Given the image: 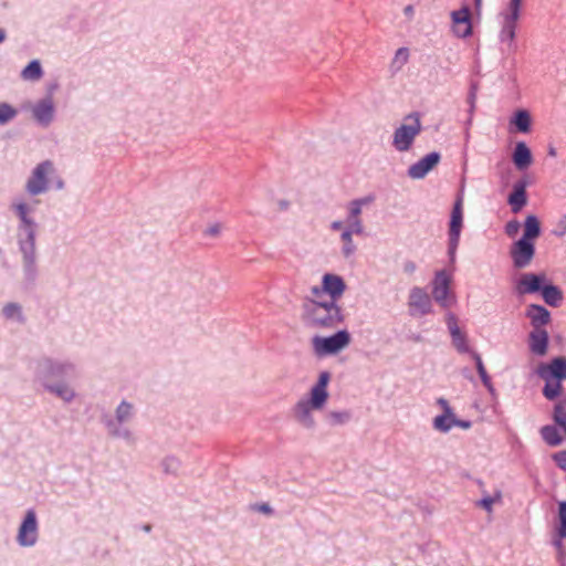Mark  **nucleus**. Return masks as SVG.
Here are the masks:
<instances>
[{
	"instance_id": "f257e3e1",
	"label": "nucleus",
	"mask_w": 566,
	"mask_h": 566,
	"mask_svg": "<svg viewBox=\"0 0 566 566\" xmlns=\"http://www.w3.org/2000/svg\"><path fill=\"white\" fill-rule=\"evenodd\" d=\"M304 319L307 324L318 328H332L343 322L340 307L334 300H325L323 290L312 287L311 297L304 304Z\"/></svg>"
},
{
	"instance_id": "f03ea898",
	"label": "nucleus",
	"mask_w": 566,
	"mask_h": 566,
	"mask_svg": "<svg viewBox=\"0 0 566 566\" xmlns=\"http://www.w3.org/2000/svg\"><path fill=\"white\" fill-rule=\"evenodd\" d=\"M328 381L329 374L327 371L321 373L318 381L311 389L310 399H302L295 405L293 409L294 417L303 426L307 428L313 427L314 420L312 418L311 411L313 409H321L325 405L328 398V394L326 390Z\"/></svg>"
},
{
	"instance_id": "7ed1b4c3",
	"label": "nucleus",
	"mask_w": 566,
	"mask_h": 566,
	"mask_svg": "<svg viewBox=\"0 0 566 566\" xmlns=\"http://www.w3.org/2000/svg\"><path fill=\"white\" fill-rule=\"evenodd\" d=\"M419 113H411L403 118V123L395 130L392 145L398 151L410 149L415 138L421 132Z\"/></svg>"
},
{
	"instance_id": "20e7f679",
	"label": "nucleus",
	"mask_w": 566,
	"mask_h": 566,
	"mask_svg": "<svg viewBox=\"0 0 566 566\" xmlns=\"http://www.w3.org/2000/svg\"><path fill=\"white\" fill-rule=\"evenodd\" d=\"M522 14V7H518V0L509 3L506 10L502 13L503 23L500 32L502 42L507 43L510 48L514 46L516 28Z\"/></svg>"
},
{
	"instance_id": "39448f33",
	"label": "nucleus",
	"mask_w": 566,
	"mask_h": 566,
	"mask_svg": "<svg viewBox=\"0 0 566 566\" xmlns=\"http://www.w3.org/2000/svg\"><path fill=\"white\" fill-rule=\"evenodd\" d=\"M350 343V335L347 331H339L329 337L316 336L313 338V347L317 355L335 354L347 347Z\"/></svg>"
},
{
	"instance_id": "423d86ee",
	"label": "nucleus",
	"mask_w": 566,
	"mask_h": 566,
	"mask_svg": "<svg viewBox=\"0 0 566 566\" xmlns=\"http://www.w3.org/2000/svg\"><path fill=\"white\" fill-rule=\"evenodd\" d=\"M53 172L54 166L52 161L45 160L39 164L32 171V175L29 178V180L27 181V191L32 196L45 192L48 190L49 176L52 175Z\"/></svg>"
},
{
	"instance_id": "0eeeda50",
	"label": "nucleus",
	"mask_w": 566,
	"mask_h": 566,
	"mask_svg": "<svg viewBox=\"0 0 566 566\" xmlns=\"http://www.w3.org/2000/svg\"><path fill=\"white\" fill-rule=\"evenodd\" d=\"M451 277L446 271H439L433 280L432 295L442 307H450L454 304L455 297L450 291Z\"/></svg>"
},
{
	"instance_id": "6e6552de",
	"label": "nucleus",
	"mask_w": 566,
	"mask_h": 566,
	"mask_svg": "<svg viewBox=\"0 0 566 566\" xmlns=\"http://www.w3.org/2000/svg\"><path fill=\"white\" fill-rule=\"evenodd\" d=\"M462 220H463V198H462V196H459L454 202V206H453V209L451 212L450 229H449V235H450L449 252L452 256L454 255V252L459 244L460 233H461V229H462Z\"/></svg>"
},
{
	"instance_id": "1a4fd4ad",
	"label": "nucleus",
	"mask_w": 566,
	"mask_h": 566,
	"mask_svg": "<svg viewBox=\"0 0 566 566\" xmlns=\"http://www.w3.org/2000/svg\"><path fill=\"white\" fill-rule=\"evenodd\" d=\"M513 264L517 269H524L532 262L535 254V245L531 241L523 239L514 242L510 250Z\"/></svg>"
},
{
	"instance_id": "9d476101",
	"label": "nucleus",
	"mask_w": 566,
	"mask_h": 566,
	"mask_svg": "<svg viewBox=\"0 0 566 566\" xmlns=\"http://www.w3.org/2000/svg\"><path fill=\"white\" fill-rule=\"evenodd\" d=\"M537 375L544 379L548 380H566V357L558 356L553 358L548 364H541L537 367Z\"/></svg>"
},
{
	"instance_id": "9b49d317",
	"label": "nucleus",
	"mask_w": 566,
	"mask_h": 566,
	"mask_svg": "<svg viewBox=\"0 0 566 566\" xmlns=\"http://www.w3.org/2000/svg\"><path fill=\"white\" fill-rule=\"evenodd\" d=\"M452 32L455 36L464 39L472 34L470 10L463 7L451 12Z\"/></svg>"
},
{
	"instance_id": "f8f14e48",
	"label": "nucleus",
	"mask_w": 566,
	"mask_h": 566,
	"mask_svg": "<svg viewBox=\"0 0 566 566\" xmlns=\"http://www.w3.org/2000/svg\"><path fill=\"white\" fill-rule=\"evenodd\" d=\"M38 537V524L34 511L30 510L20 525L18 533V542L22 546H31Z\"/></svg>"
},
{
	"instance_id": "ddd939ff",
	"label": "nucleus",
	"mask_w": 566,
	"mask_h": 566,
	"mask_svg": "<svg viewBox=\"0 0 566 566\" xmlns=\"http://www.w3.org/2000/svg\"><path fill=\"white\" fill-rule=\"evenodd\" d=\"M317 287L318 290H323L325 300H334V302L337 303V300L343 295L346 285L340 276L335 274H325L323 276L322 286Z\"/></svg>"
},
{
	"instance_id": "4468645a",
	"label": "nucleus",
	"mask_w": 566,
	"mask_h": 566,
	"mask_svg": "<svg viewBox=\"0 0 566 566\" xmlns=\"http://www.w3.org/2000/svg\"><path fill=\"white\" fill-rule=\"evenodd\" d=\"M545 281V274L524 273L516 284V292L520 295L539 292L543 290Z\"/></svg>"
},
{
	"instance_id": "2eb2a0df",
	"label": "nucleus",
	"mask_w": 566,
	"mask_h": 566,
	"mask_svg": "<svg viewBox=\"0 0 566 566\" xmlns=\"http://www.w3.org/2000/svg\"><path fill=\"white\" fill-rule=\"evenodd\" d=\"M409 307L412 315H424L431 312V300L424 290L413 287L410 291Z\"/></svg>"
},
{
	"instance_id": "dca6fc26",
	"label": "nucleus",
	"mask_w": 566,
	"mask_h": 566,
	"mask_svg": "<svg viewBox=\"0 0 566 566\" xmlns=\"http://www.w3.org/2000/svg\"><path fill=\"white\" fill-rule=\"evenodd\" d=\"M440 161V154L432 151L426 155L416 164L411 165L408 169V175L412 179L423 178L431 169H433Z\"/></svg>"
},
{
	"instance_id": "f3484780",
	"label": "nucleus",
	"mask_w": 566,
	"mask_h": 566,
	"mask_svg": "<svg viewBox=\"0 0 566 566\" xmlns=\"http://www.w3.org/2000/svg\"><path fill=\"white\" fill-rule=\"evenodd\" d=\"M548 348V333L544 328L533 329L530 333V349L533 354L544 356Z\"/></svg>"
},
{
	"instance_id": "a211bd4d",
	"label": "nucleus",
	"mask_w": 566,
	"mask_h": 566,
	"mask_svg": "<svg viewBox=\"0 0 566 566\" xmlns=\"http://www.w3.org/2000/svg\"><path fill=\"white\" fill-rule=\"evenodd\" d=\"M526 181L520 180L514 185L512 193L509 196V203L514 213H517L527 203Z\"/></svg>"
},
{
	"instance_id": "6ab92c4d",
	"label": "nucleus",
	"mask_w": 566,
	"mask_h": 566,
	"mask_svg": "<svg viewBox=\"0 0 566 566\" xmlns=\"http://www.w3.org/2000/svg\"><path fill=\"white\" fill-rule=\"evenodd\" d=\"M526 316L530 318L533 329L543 328L551 321L549 312L536 304H532L526 310Z\"/></svg>"
},
{
	"instance_id": "aec40b11",
	"label": "nucleus",
	"mask_w": 566,
	"mask_h": 566,
	"mask_svg": "<svg viewBox=\"0 0 566 566\" xmlns=\"http://www.w3.org/2000/svg\"><path fill=\"white\" fill-rule=\"evenodd\" d=\"M513 163L518 170H524L533 163V157L530 148L525 143L518 142L513 153Z\"/></svg>"
},
{
	"instance_id": "412c9836",
	"label": "nucleus",
	"mask_w": 566,
	"mask_h": 566,
	"mask_svg": "<svg viewBox=\"0 0 566 566\" xmlns=\"http://www.w3.org/2000/svg\"><path fill=\"white\" fill-rule=\"evenodd\" d=\"M53 114L54 106L51 98L42 99L33 107V115L41 124L48 125L52 120Z\"/></svg>"
},
{
	"instance_id": "4be33fe9",
	"label": "nucleus",
	"mask_w": 566,
	"mask_h": 566,
	"mask_svg": "<svg viewBox=\"0 0 566 566\" xmlns=\"http://www.w3.org/2000/svg\"><path fill=\"white\" fill-rule=\"evenodd\" d=\"M541 234V223L536 216L530 214L524 221V232L521 239L531 241L537 239Z\"/></svg>"
},
{
	"instance_id": "5701e85b",
	"label": "nucleus",
	"mask_w": 566,
	"mask_h": 566,
	"mask_svg": "<svg viewBox=\"0 0 566 566\" xmlns=\"http://www.w3.org/2000/svg\"><path fill=\"white\" fill-rule=\"evenodd\" d=\"M541 292L544 301L551 306H557L563 298L560 290L555 285H544Z\"/></svg>"
},
{
	"instance_id": "b1692460",
	"label": "nucleus",
	"mask_w": 566,
	"mask_h": 566,
	"mask_svg": "<svg viewBox=\"0 0 566 566\" xmlns=\"http://www.w3.org/2000/svg\"><path fill=\"white\" fill-rule=\"evenodd\" d=\"M43 75L41 64L38 60L31 61L21 72L24 81H39Z\"/></svg>"
},
{
	"instance_id": "393cba45",
	"label": "nucleus",
	"mask_w": 566,
	"mask_h": 566,
	"mask_svg": "<svg viewBox=\"0 0 566 566\" xmlns=\"http://www.w3.org/2000/svg\"><path fill=\"white\" fill-rule=\"evenodd\" d=\"M13 207H14L19 218L21 219V221L29 228L30 244H31V247H33V244H34V238H33V232H32L33 221L28 218V212L30 209L23 202L14 203Z\"/></svg>"
},
{
	"instance_id": "a878e982",
	"label": "nucleus",
	"mask_w": 566,
	"mask_h": 566,
	"mask_svg": "<svg viewBox=\"0 0 566 566\" xmlns=\"http://www.w3.org/2000/svg\"><path fill=\"white\" fill-rule=\"evenodd\" d=\"M541 434L543 440L552 447L559 446L563 441V438L554 426H544L541 429Z\"/></svg>"
},
{
	"instance_id": "bb28decb",
	"label": "nucleus",
	"mask_w": 566,
	"mask_h": 566,
	"mask_svg": "<svg viewBox=\"0 0 566 566\" xmlns=\"http://www.w3.org/2000/svg\"><path fill=\"white\" fill-rule=\"evenodd\" d=\"M512 123L522 133H527L531 127V116L527 111H517L512 119Z\"/></svg>"
},
{
	"instance_id": "cd10ccee",
	"label": "nucleus",
	"mask_w": 566,
	"mask_h": 566,
	"mask_svg": "<svg viewBox=\"0 0 566 566\" xmlns=\"http://www.w3.org/2000/svg\"><path fill=\"white\" fill-rule=\"evenodd\" d=\"M472 358L475 360L476 369H478V373H479V375L481 377V380H482L483 385L490 391H492L493 390L492 381H491V378H490V376L488 375V373L485 370V367L483 365L481 356L478 353L473 352L472 353Z\"/></svg>"
},
{
	"instance_id": "c85d7f7f",
	"label": "nucleus",
	"mask_w": 566,
	"mask_h": 566,
	"mask_svg": "<svg viewBox=\"0 0 566 566\" xmlns=\"http://www.w3.org/2000/svg\"><path fill=\"white\" fill-rule=\"evenodd\" d=\"M452 422H454V413H443L434 418V428L439 431L447 432L452 428Z\"/></svg>"
},
{
	"instance_id": "c756f323",
	"label": "nucleus",
	"mask_w": 566,
	"mask_h": 566,
	"mask_svg": "<svg viewBox=\"0 0 566 566\" xmlns=\"http://www.w3.org/2000/svg\"><path fill=\"white\" fill-rule=\"evenodd\" d=\"M545 382L546 384H545L544 389H543V395L547 399L553 400L557 396L560 395L562 389H563V386H562L560 381L556 380V381L552 382V380H548V381H545Z\"/></svg>"
},
{
	"instance_id": "7c9ffc66",
	"label": "nucleus",
	"mask_w": 566,
	"mask_h": 566,
	"mask_svg": "<svg viewBox=\"0 0 566 566\" xmlns=\"http://www.w3.org/2000/svg\"><path fill=\"white\" fill-rule=\"evenodd\" d=\"M558 521L559 525L556 528L557 536L566 538V501L560 502L558 505Z\"/></svg>"
},
{
	"instance_id": "2f4dec72",
	"label": "nucleus",
	"mask_w": 566,
	"mask_h": 566,
	"mask_svg": "<svg viewBox=\"0 0 566 566\" xmlns=\"http://www.w3.org/2000/svg\"><path fill=\"white\" fill-rule=\"evenodd\" d=\"M355 232L350 229H345L342 233V241L344 242L343 245V253L345 256H350L355 251V245L353 244L352 235Z\"/></svg>"
},
{
	"instance_id": "473e14b6",
	"label": "nucleus",
	"mask_w": 566,
	"mask_h": 566,
	"mask_svg": "<svg viewBox=\"0 0 566 566\" xmlns=\"http://www.w3.org/2000/svg\"><path fill=\"white\" fill-rule=\"evenodd\" d=\"M17 115V111L7 103L0 104V124H6Z\"/></svg>"
},
{
	"instance_id": "72a5a7b5",
	"label": "nucleus",
	"mask_w": 566,
	"mask_h": 566,
	"mask_svg": "<svg viewBox=\"0 0 566 566\" xmlns=\"http://www.w3.org/2000/svg\"><path fill=\"white\" fill-rule=\"evenodd\" d=\"M49 390L56 394L59 397H61L63 400H71L73 397H74V392L73 390L65 386V385H61V386H48Z\"/></svg>"
},
{
	"instance_id": "f704fd0d",
	"label": "nucleus",
	"mask_w": 566,
	"mask_h": 566,
	"mask_svg": "<svg viewBox=\"0 0 566 566\" xmlns=\"http://www.w3.org/2000/svg\"><path fill=\"white\" fill-rule=\"evenodd\" d=\"M132 412H133V405L128 403L126 401H123L116 410V418L119 422H123L132 416Z\"/></svg>"
},
{
	"instance_id": "c9c22d12",
	"label": "nucleus",
	"mask_w": 566,
	"mask_h": 566,
	"mask_svg": "<svg viewBox=\"0 0 566 566\" xmlns=\"http://www.w3.org/2000/svg\"><path fill=\"white\" fill-rule=\"evenodd\" d=\"M501 500V492H496L494 495H488L484 496L480 502L479 505L484 509L488 512H492V506L494 503L500 502Z\"/></svg>"
},
{
	"instance_id": "e433bc0d",
	"label": "nucleus",
	"mask_w": 566,
	"mask_h": 566,
	"mask_svg": "<svg viewBox=\"0 0 566 566\" xmlns=\"http://www.w3.org/2000/svg\"><path fill=\"white\" fill-rule=\"evenodd\" d=\"M347 229H350L355 232V234L364 233V226L360 218H353L350 214L347 217Z\"/></svg>"
},
{
	"instance_id": "4c0bfd02",
	"label": "nucleus",
	"mask_w": 566,
	"mask_h": 566,
	"mask_svg": "<svg viewBox=\"0 0 566 566\" xmlns=\"http://www.w3.org/2000/svg\"><path fill=\"white\" fill-rule=\"evenodd\" d=\"M409 60V50L407 48H400L396 51L395 57H394V64L401 67L405 65Z\"/></svg>"
},
{
	"instance_id": "58836bf2",
	"label": "nucleus",
	"mask_w": 566,
	"mask_h": 566,
	"mask_svg": "<svg viewBox=\"0 0 566 566\" xmlns=\"http://www.w3.org/2000/svg\"><path fill=\"white\" fill-rule=\"evenodd\" d=\"M552 233L558 238H562L566 234V214L559 217L556 220Z\"/></svg>"
},
{
	"instance_id": "ea45409f",
	"label": "nucleus",
	"mask_w": 566,
	"mask_h": 566,
	"mask_svg": "<svg viewBox=\"0 0 566 566\" xmlns=\"http://www.w3.org/2000/svg\"><path fill=\"white\" fill-rule=\"evenodd\" d=\"M45 368L51 376L67 375L72 370V367L66 365H49Z\"/></svg>"
},
{
	"instance_id": "a19ab883",
	"label": "nucleus",
	"mask_w": 566,
	"mask_h": 566,
	"mask_svg": "<svg viewBox=\"0 0 566 566\" xmlns=\"http://www.w3.org/2000/svg\"><path fill=\"white\" fill-rule=\"evenodd\" d=\"M222 229H223V227L221 223H219V222L211 223L203 230V235L208 237V238H218V237H220Z\"/></svg>"
},
{
	"instance_id": "79ce46f5",
	"label": "nucleus",
	"mask_w": 566,
	"mask_h": 566,
	"mask_svg": "<svg viewBox=\"0 0 566 566\" xmlns=\"http://www.w3.org/2000/svg\"><path fill=\"white\" fill-rule=\"evenodd\" d=\"M451 336H452V342L459 352H469V346L467 344L465 335L462 332L458 333V335H451Z\"/></svg>"
},
{
	"instance_id": "37998d69",
	"label": "nucleus",
	"mask_w": 566,
	"mask_h": 566,
	"mask_svg": "<svg viewBox=\"0 0 566 566\" xmlns=\"http://www.w3.org/2000/svg\"><path fill=\"white\" fill-rule=\"evenodd\" d=\"M520 228H521V224H520V222L517 220H511L505 226V233L510 238H513V237H515L518 233Z\"/></svg>"
},
{
	"instance_id": "c03bdc74",
	"label": "nucleus",
	"mask_w": 566,
	"mask_h": 566,
	"mask_svg": "<svg viewBox=\"0 0 566 566\" xmlns=\"http://www.w3.org/2000/svg\"><path fill=\"white\" fill-rule=\"evenodd\" d=\"M163 465L166 472H176L179 467V461L175 458H167L163 462Z\"/></svg>"
},
{
	"instance_id": "a18cd8bd",
	"label": "nucleus",
	"mask_w": 566,
	"mask_h": 566,
	"mask_svg": "<svg viewBox=\"0 0 566 566\" xmlns=\"http://www.w3.org/2000/svg\"><path fill=\"white\" fill-rule=\"evenodd\" d=\"M3 314L8 318H12L14 315H20V306L14 303H10L4 306Z\"/></svg>"
},
{
	"instance_id": "49530a36",
	"label": "nucleus",
	"mask_w": 566,
	"mask_h": 566,
	"mask_svg": "<svg viewBox=\"0 0 566 566\" xmlns=\"http://www.w3.org/2000/svg\"><path fill=\"white\" fill-rule=\"evenodd\" d=\"M447 323L451 335H458V333L461 332L458 327L457 319L453 314H449L447 316Z\"/></svg>"
},
{
	"instance_id": "de8ad7c7",
	"label": "nucleus",
	"mask_w": 566,
	"mask_h": 566,
	"mask_svg": "<svg viewBox=\"0 0 566 566\" xmlns=\"http://www.w3.org/2000/svg\"><path fill=\"white\" fill-rule=\"evenodd\" d=\"M553 459L562 470L566 471V451L556 452Z\"/></svg>"
},
{
	"instance_id": "09e8293b",
	"label": "nucleus",
	"mask_w": 566,
	"mask_h": 566,
	"mask_svg": "<svg viewBox=\"0 0 566 566\" xmlns=\"http://www.w3.org/2000/svg\"><path fill=\"white\" fill-rule=\"evenodd\" d=\"M361 213V207L358 206L356 202L350 201L348 205V214H350L353 218H360Z\"/></svg>"
},
{
	"instance_id": "8fccbe9b",
	"label": "nucleus",
	"mask_w": 566,
	"mask_h": 566,
	"mask_svg": "<svg viewBox=\"0 0 566 566\" xmlns=\"http://www.w3.org/2000/svg\"><path fill=\"white\" fill-rule=\"evenodd\" d=\"M353 201L363 208L364 206H368V205L373 203L375 201V196L368 195L366 197H363V198H359V199H356Z\"/></svg>"
},
{
	"instance_id": "3c124183",
	"label": "nucleus",
	"mask_w": 566,
	"mask_h": 566,
	"mask_svg": "<svg viewBox=\"0 0 566 566\" xmlns=\"http://www.w3.org/2000/svg\"><path fill=\"white\" fill-rule=\"evenodd\" d=\"M403 271L408 274H412L416 271V263L412 261H407L403 263Z\"/></svg>"
},
{
	"instance_id": "603ef678",
	"label": "nucleus",
	"mask_w": 566,
	"mask_h": 566,
	"mask_svg": "<svg viewBox=\"0 0 566 566\" xmlns=\"http://www.w3.org/2000/svg\"><path fill=\"white\" fill-rule=\"evenodd\" d=\"M438 403L441 406V408L443 409V413H449V412H452V409L451 407L449 406V402L444 399V398H439L438 399Z\"/></svg>"
},
{
	"instance_id": "864d4df0",
	"label": "nucleus",
	"mask_w": 566,
	"mask_h": 566,
	"mask_svg": "<svg viewBox=\"0 0 566 566\" xmlns=\"http://www.w3.org/2000/svg\"><path fill=\"white\" fill-rule=\"evenodd\" d=\"M453 426H459L463 429H469L471 427V423L469 421H463V420H457L454 418V422H452V427Z\"/></svg>"
},
{
	"instance_id": "5fc2aeb1",
	"label": "nucleus",
	"mask_w": 566,
	"mask_h": 566,
	"mask_svg": "<svg viewBox=\"0 0 566 566\" xmlns=\"http://www.w3.org/2000/svg\"><path fill=\"white\" fill-rule=\"evenodd\" d=\"M562 539L563 538L557 536V534L555 535V537L553 539V545L555 546L556 551L565 548L564 545H563Z\"/></svg>"
},
{
	"instance_id": "6e6d98bb",
	"label": "nucleus",
	"mask_w": 566,
	"mask_h": 566,
	"mask_svg": "<svg viewBox=\"0 0 566 566\" xmlns=\"http://www.w3.org/2000/svg\"><path fill=\"white\" fill-rule=\"evenodd\" d=\"M565 558H566V549L563 548V549H558L557 551V559L558 562L562 564V563H566L565 562Z\"/></svg>"
},
{
	"instance_id": "4d7b16f0",
	"label": "nucleus",
	"mask_w": 566,
	"mask_h": 566,
	"mask_svg": "<svg viewBox=\"0 0 566 566\" xmlns=\"http://www.w3.org/2000/svg\"><path fill=\"white\" fill-rule=\"evenodd\" d=\"M258 510L262 513H265V514H271L272 513V509L270 507L269 504H261L258 506Z\"/></svg>"
},
{
	"instance_id": "13d9d810",
	"label": "nucleus",
	"mask_w": 566,
	"mask_h": 566,
	"mask_svg": "<svg viewBox=\"0 0 566 566\" xmlns=\"http://www.w3.org/2000/svg\"><path fill=\"white\" fill-rule=\"evenodd\" d=\"M277 206L280 210H286L290 207V202L287 200H280Z\"/></svg>"
},
{
	"instance_id": "bf43d9fd",
	"label": "nucleus",
	"mask_w": 566,
	"mask_h": 566,
	"mask_svg": "<svg viewBox=\"0 0 566 566\" xmlns=\"http://www.w3.org/2000/svg\"><path fill=\"white\" fill-rule=\"evenodd\" d=\"M403 12L407 17H412L413 15V7L411 4L407 6L405 9H403Z\"/></svg>"
},
{
	"instance_id": "052dcab7",
	"label": "nucleus",
	"mask_w": 566,
	"mask_h": 566,
	"mask_svg": "<svg viewBox=\"0 0 566 566\" xmlns=\"http://www.w3.org/2000/svg\"><path fill=\"white\" fill-rule=\"evenodd\" d=\"M331 227H332L333 230H336V231L340 230L343 228V222L342 221H334Z\"/></svg>"
},
{
	"instance_id": "680f3d73",
	"label": "nucleus",
	"mask_w": 566,
	"mask_h": 566,
	"mask_svg": "<svg viewBox=\"0 0 566 566\" xmlns=\"http://www.w3.org/2000/svg\"><path fill=\"white\" fill-rule=\"evenodd\" d=\"M475 11L479 14L482 9V0H474Z\"/></svg>"
},
{
	"instance_id": "e2e57ef3",
	"label": "nucleus",
	"mask_w": 566,
	"mask_h": 566,
	"mask_svg": "<svg viewBox=\"0 0 566 566\" xmlns=\"http://www.w3.org/2000/svg\"><path fill=\"white\" fill-rule=\"evenodd\" d=\"M6 39V33L3 30L0 29V43L3 42Z\"/></svg>"
},
{
	"instance_id": "0e129e2a",
	"label": "nucleus",
	"mask_w": 566,
	"mask_h": 566,
	"mask_svg": "<svg viewBox=\"0 0 566 566\" xmlns=\"http://www.w3.org/2000/svg\"><path fill=\"white\" fill-rule=\"evenodd\" d=\"M549 155H551V156H556V151H555V149H554V148H551V149H549Z\"/></svg>"
},
{
	"instance_id": "69168bd1",
	"label": "nucleus",
	"mask_w": 566,
	"mask_h": 566,
	"mask_svg": "<svg viewBox=\"0 0 566 566\" xmlns=\"http://www.w3.org/2000/svg\"><path fill=\"white\" fill-rule=\"evenodd\" d=\"M513 1H514V0H510V2H509V3H513ZM522 1H523V0H518V7H522Z\"/></svg>"
},
{
	"instance_id": "338daca9",
	"label": "nucleus",
	"mask_w": 566,
	"mask_h": 566,
	"mask_svg": "<svg viewBox=\"0 0 566 566\" xmlns=\"http://www.w3.org/2000/svg\"><path fill=\"white\" fill-rule=\"evenodd\" d=\"M473 99H474V94H473V93H471V95H470V101H471V103H472V104H473Z\"/></svg>"
},
{
	"instance_id": "774afa93",
	"label": "nucleus",
	"mask_w": 566,
	"mask_h": 566,
	"mask_svg": "<svg viewBox=\"0 0 566 566\" xmlns=\"http://www.w3.org/2000/svg\"><path fill=\"white\" fill-rule=\"evenodd\" d=\"M560 566H566V563H562V565H560Z\"/></svg>"
}]
</instances>
